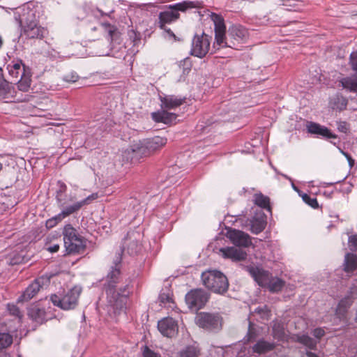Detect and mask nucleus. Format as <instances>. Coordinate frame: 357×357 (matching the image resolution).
<instances>
[{"label":"nucleus","mask_w":357,"mask_h":357,"mask_svg":"<svg viewBox=\"0 0 357 357\" xmlns=\"http://www.w3.org/2000/svg\"><path fill=\"white\" fill-rule=\"evenodd\" d=\"M85 190L70 192L66 199L63 198L61 191L57 192L56 201L61 212L47 221V226L54 227L59 222L70 215L78 211L84 206L92 203L99 197L98 192L92 193L88 196L84 195Z\"/></svg>","instance_id":"1"},{"label":"nucleus","mask_w":357,"mask_h":357,"mask_svg":"<svg viewBox=\"0 0 357 357\" xmlns=\"http://www.w3.org/2000/svg\"><path fill=\"white\" fill-rule=\"evenodd\" d=\"M121 253L119 252L115 257L113 261L114 266H111L106 278L107 284L106 293L108 302L114 309L118 310H122L125 307L129 294L128 285L116 289V284L121 278Z\"/></svg>","instance_id":"2"},{"label":"nucleus","mask_w":357,"mask_h":357,"mask_svg":"<svg viewBox=\"0 0 357 357\" xmlns=\"http://www.w3.org/2000/svg\"><path fill=\"white\" fill-rule=\"evenodd\" d=\"M211 19L215 25V43L213 47L236 48L238 43L243 41L248 36V31L240 25H232L225 35L226 27L223 18L217 14H213Z\"/></svg>","instance_id":"3"},{"label":"nucleus","mask_w":357,"mask_h":357,"mask_svg":"<svg viewBox=\"0 0 357 357\" xmlns=\"http://www.w3.org/2000/svg\"><path fill=\"white\" fill-rule=\"evenodd\" d=\"M167 142V138L155 136L134 144L130 149L124 151V154L126 155L127 160L130 158L132 160L134 158L146 157L161 149Z\"/></svg>","instance_id":"4"},{"label":"nucleus","mask_w":357,"mask_h":357,"mask_svg":"<svg viewBox=\"0 0 357 357\" xmlns=\"http://www.w3.org/2000/svg\"><path fill=\"white\" fill-rule=\"evenodd\" d=\"M15 19L23 28L24 34L29 38H42L47 33V30L38 26L33 10L24 7L20 12L15 13Z\"/></svg>","instance_id":"5"},{"label":"nucleus","mask_w":357,"mask_h":357,"mask_svg":"<svg viewBox=\"0 0 357 357\" xmlns=\"http://www.w3.org/2000/svg\"><path fill=\"white\" fill-rule=\"evenodd\" d=\"M161 101V112L152 113V118L156 122H162L164 123H171L176 121V114L168 112L165 109H174L185 102V98H181L174 95H166L160 96Z\"/></svg>","instance_id":"6"},{"label":"nucleus","mask_w":357,"mask_h":357,"mask_svg":"<svg viewBox=\"0 0 357 357\" xmlns=\"http://www.w3.org/2000/svg\"><path fill=\"white\" fill-rule=\"evenodd\" d=\"M204 285L216 294L225 293L229 287L227 277L220 271L213 270L207 271L202 274Z\"/></svg>","instance_id":"7"},{"label":"nucleus","mask_w":357,"mask_h":357,"mask_svg":"<svg viewBox=\"0 0 357 357\" xmlns=\"http://www.w3.org/2000/svg\"><path fill=\"white\" fill-rule=\"evenodd\" d=\"M194 3L191 1H183L174 5H170L168 9L160 12L159 14V26L165 29L170 36L175 37L170 29H165L166 24H170L179 17L178 11H185L188 8H193Z\"/></svg>","instance_id":"8"},{"label":"nucleus","mask_w":357,"mask_h":357,"mask_svg":"<svg viewBox=\"0 0 357 357\" xmlns=\"http://www.w3.org/2000/svg\"><path fill=\"white\" fill-rule=\"evenodd\" d=\"M63 235L64 245L68 254L79 253L84 251L86 241L70 225L64 227Z\"/></svg>","instance_id":"9"},{"label":"nucleus","mask_w":357,"mask_h":357,"mask_svg":"<svg viewBox=\"0 0 357 357\" xmlns=\"http://www.w3.org/2000/svg\"><path fill=\"white\" fill-rule=\"evenodd\" d=\"M81 292L82 288L76 286L68 290L63 295H52L51 301L54 305L64 310H73L77 305Z\"/></svg>","instance_id":"10"},{"label":"nucleus","mask_w":357,"mask_h":357,"mask_svg":"<svg viewBox=\"0 0 357 357\" xmlns=\"http://www.w3.org/2000/svg\"><path fill=\"white\" fill-rule=\"evenodd\" d=\"M196 324L208 331H218L222 328V319L218 314L200 312L195 318Z\"/></svg>","instance_id":"11"},{"label":"nucleus","mask_w":357,"mask_h":357,"mask_svg":"<svg viewBox=\"0 0 357 357\" xmlns=\"http://www.w3.org/2000/svg\"><path fill=\"white\" fill-rule=\"evenodd\" d=\"M208 295L202 289H193L185 296V302L188 307L195 310L203 307L208 301Z\"/></svg>","instance_id":"12"},{"label":"nucleus","mask_w":357,"mask_h":357,"mask_svg":"<svg viewBox=\"0 0 357 357\" xmlns=\"http://www.w3.org/2000/svg\"><path fill=\"white\" fill-rule=\"evenodd\" d=\"M209 47L210 39L208 35L205 33L200 36L196 35L192 42L190 53L195 56L203 58L208 53Z\"/></svg>","instance_id":"13"},{"label":"nucleus","mask_w":357,"mask_h":357,"mask_svg":"<svg viewBox=\"0 0 357 357\" xmlns=\"http://www.w3.org/2000/svg\"><path fill=\"white\" fill-rule=\"evenodd\" d=\"M158 328L161 334L167 337L175 336L178 331L177 321L172 317H166L158 323Z\"/></svg>","instance_id":"14"},{"label":"nucleus","mask_w":357,"mask_h":357,"mask_svg":"<svg viewBox=\"0 0 357 357\" xmlns=\"http://www.w3.org/2000/svg\"><path fill=\"white\" fill-rule=\"evenodd\" d=\"M227 236L236 246L247 248L252 244L250 236L240 230L229 229Z\"/></svg>","instance_id":"15"},{"label":"nucleus","mask_w":357,"mask_h":357,"mask_svg":"<svg viewBox=\"0 0 357 357\" xmlns=\"http://www.w3.org/2000/svg\"><path fill=\"white\" fill-rule=\"evenodd\" d=\"M246 270L259 286L267 287L270 283L271 275L268 271L253 266H247Z\"/></svg>","instance_id":"16"},{"label":"nucleus","mask_w":357,"mask_h":357,"mask_svg":"<svg viewBox=\"0 0 357 357\" xmlns=\"http://www.w3.org/2000/svg\"><path fill=\"white\" fill-rule=\"evenodd\" d=\"M44 280L42 278L35 280L18 298V302H26L33 298L42 288Z\"/></svg>","instance_id":"17"},{"label":"nucleus","mask_w":357,"mask_h":357,"mask_svg":"<svg viewBox=\"0 0 357 357\" xmlns=\"http://www.w3.org/2000/svg\"><path fill=\"white\" fill-rule=\"evenodd\" d=\"M219 252L224 258L230 259L234 261L244 260L247 257L245 251L236 247L222 248L219 250Z\"/></svg>","instance_id":"18"},{"label":"nucleus","mask_w":357,"mask_h":357,"mask_svg":"<svg viewBox=\"0 0 357 357\" xmlns=\"http://www.w3.org/2000/svg\"><path fill=\"white\" fill-rule=\"evenodd\" d=\"M306 128L307 132L312 135H316L328 139H335L337 137L336 135L332 133L328 128L317 123L307 122Z\"/></svg>","instance_id":"19"},{"label":"nucleus","mask_w":357,"mask_h":357,"mask_svg":"<svg viewBox=\"0 0 357 357\" xmlns=\"http://www.w3.org/2000/svg\"><path fill=\"white\" fill-rule=\"evenodd\" d=\"M340 85L347 91L357 93V74L339 79Z\"/></svg>","instance_id":"20"},{"label":"nucleus","mask_w":357,"mask_h":357,"mask_svg":"<svg viewBox=\"0 0 357 357\" xmlns=\"http://www.w3.org/2000/svg\"><path fill=\"white\" fill-rule=\"evenodd\" d=\"M271 335L274 339L278 341L286 342L288 340V335L283 324L278 321L273 322Z\"/></svg>","instance_id":"21"},{"label":"nucleus","mask_w":357,"mask_h":357,"mask_svg":"<svg viewBox=\"0 0 357 357\" xmlns=\"http://www.w3.org/2000/svg\"><path fill=\"white\" fill-rule=\"evenodd\" d=\"M16 92L10 83L0 74V96L4 98H15Z\"/></svg>","instance_id":"22"},{"label":"nucleus","mask_w":357,"mask_h":357,"mask_svg":"<svg viewBox=\"0 0 357 357\" xmlns=\"http://www.w3.org/2000/svg\"><path fill=\"white\" fill-rule=\"evenodd\" d=\"M10 75L15 79L22 77L27 70L31 69L22 63V61H18L12 66H8Z\"/></svg>","instance_id":"23"},{"label":"nucleus","mask_w":357,"mask_h":357,"mask_svg":"<svg viewBox=\"0 0 357 357\" xmlns=\"http://www.w3.org/2000/svg\"><path fill=\"white\" fill-rule=\"evenodd\" d=\"M250 231L254 234L260 233L266 226V221L264 215H259L248 220Z\"/></svg>","instance_id":"24"},{"label":"nucleus","mask_w":357,"mask_h":357,"mask_svg":"<svg viewBox=\"0 0 357 357\" xmlns=\"http://www.w3.org/2000/svg\"><path fill=\"white\" fill-rule=\"evenodd\" d=\"M276 344L261 339L257 341L252 347V351L258 354H262L272 351Z\"/></svg>","instance_id":"25"},{"label":"nucleus","mask_w":357,"mask_h":357,"mask_svg":"<svg viewBox=\"0 0 357 357\" xmlns=\"http://www.w3.org/2000/svg\"><path fill=\"white\" fill-rule=\"evenodd\" d=\"M348 104L347 99L342 95L336 94L331 98L329 105L333 110L343 111L346 109Z\"/></svg>","instance_id":"26"},{"label":"nucleus","mask_w":357,"mask_h":357,"mask_svg":"<svg viewBox=\"0 0 357 357\" xmlns=\"http://www.w3.org/2000/svg\"><path fill=\"white\" fill-rule=\"evenodd\" d=\"M29 317L37 323L42 324L45 320V311L44 309L36 306L32 307L29 310Z\"/></svg>","instance_id":"27"},{"label":"nucleus","mask_w":357,"mask_h":357,"mask_svg":"<svg viewBox=\"0 0 357 357\" xmlns=\"http://www.w3.org/2000/svg\"><path fill=\"white\" fill-rule=\"evenodd\" d=\"M293 341L298 342L310 349L316 348L317 342L306 335H296L292 337Z\"/></svg>","instance_id":"28"},{"label":"nucleus","mask_w":357,"mask_h":357,"mask_svg":"<svg viewBox=\"0 0 357 357\" xmlns=\"http://www.w3.org/2000/svg\"><path fill=\"white\" fill-rule=\"evenodd\" d=\"M31 71L27 70L17 82V88L20 91L27 92L31 86Z\"/></svg>","instance_id":"29"},{"label":"nucleus","mask_w":357,"mask_h":357,"mask_svg":"<svg viewBox=\"0 0 357 357\" xmlns=\"http://www.w3.org/2000/svg\"><path fill=\"white\" fill-rule=\"evenodd\" d=\"M352 302L353 301L351 298L349 296L346 297L340 301L336 309V314L340 319H342L344 317L346 312L351 305Z\"/></svg>","instance_id":"30"},{"label":"nucleus","mask_w":357,"mask_h":357,"mask_svg":"<svg viewBox=\"0 0 357 357\" xmlns=\"http://www.w3.org/2000/svg\"><path fill=\"white\" fill-rule=\"evenodd\" d=\"M357 268V256L352 253H347L344 259V270L347 272L353 271Z\"/></svg>","instance_id":"31"},{"label":"nucleus","mask_w":357,"mask_h":357,"mask_svg":"<svg viewBox=\"0 0 357 357\" xmlns=\"http://www.w3.org/2000/svg\"><path fill=\"white\" fill-rule=\"evenodd\" d=\"M284 285V282L282 280L276 277L273 278L271 276L270 278V283L268 284L266 287L271 292H278L282 289Z\"/></svg>","instance_id":"32"},{"label":"nucleus","mask_w":357,"mask_h":357,"mask_svg":"<svg viewBox=\"0 0 357 357\" xmlns=\"http://www.w3.org/2000/svg\"><path fill=\"white\" fill-rule=\"evenodd\" d=\"M199 354V349L195 346H187L179 352L180 357H197Z\"/></svg>","instance_id":"33"},{"label":"nucleus","mask_w":357,"mask_h":357,"mask_svg":"<svg viewBox=\"0 0 357 357\" xmlns=\"http://www.w3.org/2000/svg\"><path fill=\"white\" fill-rule=\"evenodd\" d=\"M255 203L261 208L270 210L269 198L261 193L255 195Z\"/></svg>","instance_id":"34"},{"label":"nucleus","mask_w":357,"mask_h":357,"mask_svg":"<svg viewBox=\"0 0 357 357\" xmlns=\"http://www.w3.org/2000/svg\"><path fill=\"white\" fill-rule=\"evenodd\" d=\"M251 315H259L262 320H268L270 318L271 312L266 305H264L255 309Z\"/></svg>","instance_id":"35"},{"label":"nucleus","mask_w":357,"mask_h":357,"mask_svg":"<svg viewBox=\"0 0 357 357\" xmlns=\"http://www.w3.org/2000/svg\"><path fill=\"white\" fill-rule=\"evenodd\" d=\"M13 342V337L8 333H0V349L10 346Z\"/></svg>","instance_id":"36"},{"label":"nucleus","mask_w":357,"mask_h":357,"mask_svg":"<svg viewBox=\"0 0 357 357\" xmlns=\"http://www.w3.org/2000/svg\"><path fill=\"white\" fill-rule=\"evenodd\" d=\"M141 249V244L137 241H132L128 245V252L130 255L137 253Z\"/></svg>","instance_id":"37"},{"label":"nucleus","mask_w":357,"mask_h":357,"mask_svg":"<svg viewBox=\"0 0 357 357\" xmlns=\"http://www.w3.org/2000/svg\"><path fill=\"white\" fill-rule=\"evenodd\" d=\"M303 200L311 207L316 208L318 207V202L316 198L310 197L308 195L304 193L301 195Z\"/></svg>","instance_id":"38"},{"label":"nucleus","mask_w":357,"mask_h":357,"mask_svg":"<svg viewBox=\"0 0 357 357\" xmlns=\"http://www.w3.org/2000/svg\"><path fill=\"white\" fill-rule=\"evenodd\" d=\"M159 301L161 303L167 304L172 302V298L170 296V293L168 290L167 292L162 291L159 296Z\"/></svg>","instance_id":"39"},{"label":"nucleus","mask_w":357,"mask_h":357,"mask_svg":"<svg viewBox=\"0 0 357 357\" xmlns=\"http://www.w3.org/2000/svg\"><path fill=\"white\" fill-rule=\"evenodd\" d=\"M349 65L351 66V69L357 74V52H353L350 54Z\"/></svg>","instance_id":"40"},{"label":"nucleus","mask_w":357,"mask_h":357,"mask_svg":"<svg viewBox=\"0 0 357 357\" xmlns=\"http://www.w3.org/2000/svg\"><path fill=\"white\" fill-rule=\"evenodd\" d=\"M257 333L255 331V329L254 328V325L252 324L251 321L249 322V328L248 332L247 334V337L248 341H252L255 340L257 337Z\"/></svg>","instance_id":"41"},{"label":"nucleus","mask_w":357,"mask_h":357,"mask_svg":"<svg viewBox=\"0 0 357 357\" xmlns=\"http://www.w3.org/2000/svg\"><path fill=\"white\" fill-rule=\"evenodd\" d=\"M8 310L10 314L21 317V312L19 308L14 304H8Z\"/></svg>","instance_id":"42"},{"label":"nucleus","mask_w":357,"mask_h":357,"mask_svg":"<svg viewBox=\"0 0 357 357\" xmlns=\"http://www.w3.org/2000/svg\"><path fill=\"white\" fill-rule=\"evenodd\" d=\"M349 247L351 250H357V235H351L348 241Z\"/></svg>","instance_id":"43"},{"label":"nucleus","mask_w":357,"mask_h":357,"mask_svg":"<svg viewBox=\"0 0 357 357\" xmlns=\"http://www.w3.org/2000/svg\"><path fill=\"white\" fill-rule=\"evenodd\" d=\"M337 130L340 132L347 133L349 130V125L345 121H338L337 122Z\"/></svg>","instance_id":"44"},{"label":"nucleus","mask_w":357,"mask_h":357,"mask_svg":"<svg viewBox=\"0 0 357 357\" xmlns=\"http://www.w3.org/2000/svg\"><path fill=\"white\" fill-rule=\"evenodd\" d=\"M79 78V76L75 73H70L64 76L63 79L68 82H75Z\"/></svg>","instance_id":"45"},{"label":"nucleus","mask_w":357,"mask_h":357,"mask_svg":"<svg viewBox=\"0 0 357 357\" xmlns=\"http://www.w3.org/2000/svg\"><path fill=\"white\" fill-rule=\"evenodd\" d=\"M144 357H161L158 354L153 352L151 349H149L148 347H146L144 353H143Z\"/></svg>","instance_id":"46"},{"label":"nucleus","mask_w":357,"mask_h":357,"mask_svg":"<svg viewBox=\"0 0 357 357\" xmlns=\"http://www.w3.org/2000/svg\"><path fill=\"white\" fill-rule=\"evenodd\" d=\"M101 27L104 29L105 31L108 32V35L109 36H112V33L114 32V28L112 26L109 24H101Z\"/></svg>","instance_id":"47"},{"label":"nucleus","mask_w":357,"mask_h":357,"mask_svg":"<svg viewBox=\"0 0 357 357\" xmlns=\"http://www.w3.org/2000/svg\"><path fill=\"white\" fill-rule=\"evenodd\" d=\"M324 331L322 328H316L313 331V335L319 339L324 335Z\"/></svg>","instance_id":"48"},{"label":"nucleus","mask_w":357,"mask_h":357,"mask_svg":"<svg viewBox=\"0 0 357 357\" xmlns=\"http://www.w3.org/2000/svg\"><path fill=\"white\" fill-rule=\"evenodd\" d=\"M340 151L348 160L349 165L352 167L354 165V160H353L350 155H349L347 153L343 151L342 150H341Z\"/></svg>","instance_id":"49"},{"label":"nucleus","mask_w":357,"mask_h":357,"mask_svg":"<svg viewBox=\"0 0 357 357\" xmlns=\"http://www.w3.org/2000/svg\"><path fill=\"white\" fill-rule=\"evenodd\" d=\"M59 249V244H54L52 246H50L47 248V250L50 252H56Z\"/></svg>","instance_id":"50"},{"label":"nucleus","mask_w":357,"mask_h":357,"mask_svg":"<svg viewBox=\"0 0 357 357\" xmlns=\"http://www.w3.org/2000/svg\"><path fill=\"white\" fill-rule=\"evenodd\" d=\"M306 355H307V357H319L315 354H314V353H312L311 351H307L306 353Z\"/></svg>","instance_id":"51"},{"label":"nucleus","mask_w":357,"mask_h":357,"mask_svg":"<svg viewBox=\"0 0 357 357\" xmlns=\"http://www.w3.org/2000/svg\"><path fill=\"white\" fill-rule=\"evenodd\" d=\"M218 352L221 353V354H222V349H218Z\"/></svg>","instance_id":"52"},{"label":"nucleus","mask_w":357,"mask_h":357,"mask_svg":"<svg viewBox=\"0 0 357 357\" xmlns=\"http://www.w3.org/2000/svg\"><path fill=\"white\" fill-rule=\"evenodd\" d=\"M2 169V164L0 163V170Z\"/></svg>","instance_id":"53"}]
</instances>
